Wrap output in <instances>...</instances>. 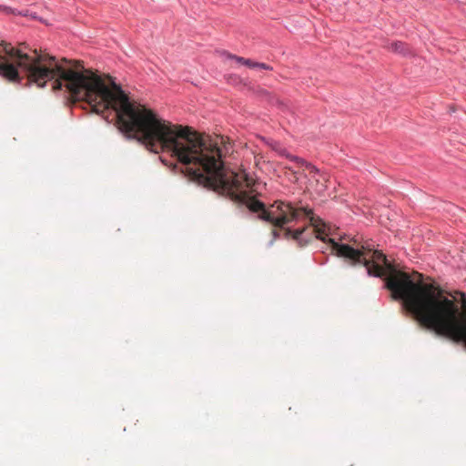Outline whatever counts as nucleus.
Instances as JSON below:
<instances>
[{
  "label": "nucleus",
  "mask_w": 466,
  "mask_h": 466,
  "mask_svg": "<svg viewBox=\"0 0 466 466\" xmlns=\"http://www.w3.org/2000/svg\"><path fill=\"white\" fill-rule=\"evenodd\" d=\"M73 98L86 102L97 114L112 108L123 132L133 135L151 152L169 154L180 165L173 164V169H179L198 185L245 204L250 211L259 213L260 219L283 228L302 216L309 218L312 228L310 235L329 242L331 252L338 257L353 265L363 264L370 276L388 274L386 287L393 298L402 299L418 322L438 335V286L422 283V276L416 271L410 275L396 269L381 251L373 249L367 243L360 248H352L336 242L329 238L330 228L314 217L309 207L278 200L267 209L261 201L250 196L254 181L244 170L225 168L222 158L232 151L228 137H204L188 127L161 118L153 110L130 100L115 83L111 87L106 86L98 75L84 68L83 64L76 60H73Z\"/></svg>",
  "instance_id": "nucleus-1"
},
{
  "label": "nucleus",
  "mask_w": 466,
  "mask_h": 466,
  "mask_svg": "<svg viewBox=\"0 0 466 466\" xmlns=\"http://www.w3.org/2000/svg\"><path fill=\"white\" fill-rule=\"evenodd\" d=\"M302 167L309 172V187L313 188L318 194L323 193L328 187L329 176L320 172L319 168L308 162Z\"/></svg>",
  "instance_id": "nucleus-2"
},
{
  "label": "nucleus",
  "mask_w": 466,
  "mask_h": 466,
  "mask_svg": "<svg viewBox=\"0 0 466 466\" xmlns=\"http://www.w3.org/2000/svg\"><path fill=\"white\" fill-rule=\"evenodd\" d=\"M309 228V227L298 228L296 230L287 228L285 230V236L286 238H292L293 239L297 240L301 247H303L309 243V239L304 238V234Z\"/></svg>",
  "instance_id": "nucleus-3"
},
{
  "label": "nucleus",
  "mask_w": 466,
  "mask_h": 466,
  "mask_svg": "<svg viewBox=\"0 0 466 466\" xmlns=\"http://www.w3.org/2000/svg\"><path fill=\"white\" fill-rule=\"evenodd\" d=\"M385 47L389 51L398 54V55H401L403 56L412 55V51L410 50V48L406 44L400 42V41L391 42L389 45H387Z\"/></svg>",
  "instance_id": "nucleus-4"
},
{
  "label": "nucleus",
  "mask_w": 466,
  "mask_h": 466,
  "mask_svg": "<svg viewBox=\"0 0 466 466\" xmlns=\"http://www.w3.org/2000/svg\"><path fill=\"white\" fill-rule=\"evenodd\" d=\"M227 57L228 58H231V59H235L237 62L242 64V65H245L248 67H255V65H256V62L250 60V59H247V58H244V57H241V56H234V55H230V54H227Z\"/></svg>",
  "instance_id": "nucleus-5"
},
{
  "label": "nucleus",
  "mask_w": 466,
  "mask_h": 466,
  "mask_svg": "<svg viewBox=\"0 0 466 466\" xmlns=\"http://www.w3.org/2000/svg\"><path fill=\"white\" fill-rule=\"evenodd\" d=\"M281 156L286 157L287 158L290 159L291 161H294L299 167H303V165L306 163V161L299 157H295L288 153L285 149L281 150L279 152Z\"/></svg>",
  "instance_id": "nucleus-6"
},
{
  "label": "nucleus",
  "mask_w": 466,
  "mask_h": 466,
  "mask_svg": "<svg viewBox=\"0 0 466 466\" xmlns=\"http://www.w3.org/2000/svg\"><path fill=\"white\" fill-rule=\"evenodd\" d=\"M281 156L286 157L287 158L290 159L291 161H294L299 167H303V165L306 163V161L299 157H295L288 153L285 149L281 150L279 152Z\"/></svg>",
  "instance_id": "nucleus-7"
},
{
  "label": "nucleus",
  "mask_w": 466,
  "mask_h": 466,
  "mask_svg": "<svg viewBox=\"0 0 466 466\" xmlns=\"http://www.w3.org/2000/svg\"><path fill=\"white\" fill-rule=\"evenodd\" d=\"M255 67L265 69V70H272V67L265 63H258L256 62Z\"/></svg>",
  "instance_id": "nucleus-8"
},
{
  "label": "nucleus",
  "mask_w": 466,
  "mask_h": 466,
  "mask_svg": "<svg viewBox=\"0 0 466 466\" xmlns=\"http://www.w3.org/2000/svg\"><path fill=\"white\" fill-rule=\"evenodd\" d=\"M273 234H274L275 237L279 236V233L276 230H273Z\"/></svg>",
  "instance_id": "nucleus-9"
}]
</instances>
